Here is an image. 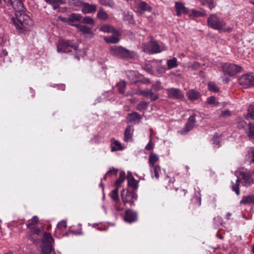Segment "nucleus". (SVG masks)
<instances>
[{
    "label": "nucleus",
    "mask_w": 254,
    "mask_h": 254,
    "mask_svg": "<svg viewBox=\"0 0 254 254\" xmlns=\"http://www.w3.org/2000/svg\"><path fill=\"white\" fill-rule=\"evenodd\" d=\"M8 6H11L15 10V17H12L11 20L16 28L21 32L28 29L33 25V21L29 16L23 10L24 5L19 0H3ZM1 0H0V4Z\"/></svg>",
    "instance_id": "1"
},
{
    "label": "nucleus",
    "mask_w": 254,
    "mask_h": 254,
    "mask_svg": "<svg viewBox=\"0 0 254 254\" xmlns=\"http://www.w3.org/2000/svg\"><path fill=\"white\" fill-rule=\"evenodd\" d=\"M110 51L112 56L123 60L132 59L136 56L134 51L129 50L121 46H112L110 48Z\"/></svg>",
    "instance_id": "2"
},
{
    "label": "nucleus",
    "mask_w": 254,
    "mask_h": 254,
    "mask_svg": "<svg viewBox=\"0 0 254 254\" xmlns=\"http://www.w3.org/2000/svg\"><path fill=\"white\" fill-rule=\"evenodd\" d=\"M38 221V217L37 216H34L31 220L28 221L26 224L27 227L29 229L27 237L33 242H35L36 240V238L34 237V235H39L41 232L40 229L36 226Z\"/></svg>",
    "instance_id": "3"
},
{
    "label": "nucleus",
    "mask_w": 254,
    "mask_h": 254,
    "mask_svg": "<svg viewBox=\"0 0 254 254\" xmlns=\"http://www.w3.org/2000/svg\"><path fill=\"white\" fill-rule=\"evenodd\" d=\"M57 48L58 53H68L72 51L70 49L76 51L78 45L73 41L60 39L57 45Z\"/></svg>",
    "instance_id": "4"
},
{
    "label": "nucleus",
    "mask_w": 254,
    "mask_h": 254,
    "mask_svg": "<svg viewBox=\"0 0 254 254\" xmlns=\"http://www.w3.org/2000/svg\"><path fill=\"white\" fill-rule=\"evenodd\" d=\"M208 26L215 30H221L226 25L224 19L219 17L216 14H211L207 18Z\"/></svg>",
    "instance_id": "5"
},
{
    "label": "nucleus",
    "mask_w": 254,
    "mask_h": 254,
    "mask_svg": "<svg viewBox=\"0 0 254 254\" xmlns=\"http://www.w3.org/2000/svg\"><path fill=\"white\" fill-rule=\"evenodd\" d=\"M238 178H239L242 184L245 186H249L254 183V180L250 173L247 170L242 169L235 172Z\"/></svg>",
    "instance_id": "6"
},
{
    "label": "nucleus",
    "mask_w": 254,
    "mask_h": 254,
    "mask_svg": "<svg viewBox=\"0 0 254 254\" xmlns=\"http://www.w3.org/2000/svg\"><path fill=\"white\" fill-rule=\"evenodd\" d=\"M225 75L233 76L242 70V67L232 63H224L221 66Z\"/></svg>",
    "instance_id": "7"
},
{
    "label": "nucleus",
    "mask_w": 254,
    "mask_h": 254,
    "mask_svg": "<svg viewBox=\"0 0 254 254\" xmlns=\"http://www.w3.org/2000/svg\"><path fill=\"white\" fill-rule=\"evenodd\" d=\"M133 10L135 13L142 15L145 11L151 12L152 10V7L144 1L137 0L134 3Z\"/></svg>",
    "instance_id": "8"
},
{
    "label": "nucleus",
    "mask_w": 254,
    "mask_h": 254,
    "mask_svg": "<svg viewBox=\"0 0 254 254\" xmlns=\"http://www.w3.org/2000/svg\"><path fill=\"white\" fill-rule=\"evenodd\" d=\"M166 49V47L163 44H159L156 41H153L148 43L147 47L144 49V51L150 54H155L160 53Z\"/></svg>",
    "instance_id": "9"
},
{
    "label": "nucleus",
    "mask_w": 254,
    "mask_h": 254,
    "mask_svg": "<svg viewBox=\"0 0 254 254\" xmlns=\"http://www.w3.org/2000/svg\"><path fill=\"white\" fill-rule=\"evenodd\" d=\"M240 85L245 88L254 86V76L251 73L242 75L239 79Z\"/></svg>",
    "instance_id": "10"
},
{
    "label": "nucleus",
    "mask_w": 254,
    "mask_h": 254,
    "mask_svg": "<svg viewBox=\"0 0 254 254\" xmlns=\"http://www.w3.org/2000/svg\"><path fill=\"white\" fill-rule=\"evenodd\" d=\"M166 93L169 98L183 99L184 97L182 91L178 88H168L166 89Z\"/></svg>",
    "instance_id": "11"
},
{
    "label": "nucleus",
    "mask_w": 254,
    "mask_h": 254,
    "mask_svg": "<svg viewBox=\"0 0 254 254\" xmlns=\"http://www.w3.org/2000/svg\"><path fill=\"white\" fill-rule=\"evenodd\" d=\"M137 213L136 212L127 209L125 211V214L124 217V220L129 223L135 222L137 220Z\"/></svg>",
    "instance_id": "12"
},
{
    "label": "nucleus",
    "mask_w": 254,
    "mask_h": 254,
    "mask_svg": "<svg viewBox=\"0 0 254 254\" xmlns=\"http://www.w3.org/2000/svg\"><path fill=\"white\" fill-rule=\"evenodd\" d=\"M112 33L113 34L112 35L104 37L105 41L107 43L117 44L119 43L120 40V37L121 35V32L116 30Z\"/></svg>",
    "instance_id": "13"
},
{
    "label": "nucleus",
    "mask_w": 254,
    "mask_h": 254,
    "mask_svg": "<svg viewBox=\"0 0 254 254\" xmlns=\"http://www.w3.org/2000/svg\"><path fill=\"white\" fill-rule=\"evenodd\" d=\"M196 122L195 116L192 115L189 117L188 122L183 129L180 132L182 134H185L191 130Z\"/></svg>",
    "instance_id": "14"
},
{
    "label": "nucleus",
    "mask_w": 254,
    "mask_h": 254,
    "mask_svg": "<svg viewBox=\"0 0 254 254\" xmlns=\"http://www.w3.org/2000/svg\"><path fill=\"white\" fill-rule=\"evenodd\" d=\"M81 11L84 14L95 13L97 10L95 4H90L87 2H81Z\"/></svg>",
    "instance_id": "15"
},
{
    "label": "nucleus",
    "mask_w": 254,
    "mask_h": 254,
    "mask_svg": "<svg viewBox=\"0 0 254 254\" xmlns=\"http://www.w3.org/2000/svg\"><path fill=\"white\" fill-rule=\"evenodd\" d=\"M142 118V116L139 114L137 112H133L127 115L126 120L127 123L135 124L139 123Z\"/></svg>",
    "instance_id": "16"
},
{
    "label": "nucleus",
    "mask_w": 254,
    "mask_h": 254,
    "mask_svg": "<svg viewBox=\"0 0 254 254\" xmlns=\"http://www.w3.org/2000/svg\"><path fill=\"white\" fill-rule=\"evenodd\" d=\"M175 7L176 10V15L180 16L182 14H187L189 12L188 8L181 2H175Z\"/></svg>",
    "instance_id": "17"
},
{
    "label": "nucleus",
    "mask_w": 254,
    "mask_h": 254,
    "mask_svg": "<svg viewBox=\"0 0 254 254\" xmlns=\"http://www.w3.org/2000/svg\"><path fill=\"white\" fill-rule=\"evenodd\" d=\"M134 132V128L132 126H128L124 132V141L128 142L133 139L132 136Z\"/></svg>",
    "instance_id": "18"
},
{
    "label": "nucleus",
    "mask_w": 254,
    "mask_h": 254,
    "mask_svg": "<svg viewBox=\"0 0 254 254\" xmlns=\"http://www.w3.org/2000/svg\"><path fill=\"white\" fill-rule=\"evenodd\" d=\"M111 151H116L118 150H122L124 149L121 143L118 140L115 138H112L111 139Z\"/></svg>",
    "instance_id": "19"
},
{
    "label": "nucleus",
    "mask_w": 254,
    "mask_h": 254,
    "mask_svg": "<svg viewBox=\"0 0 254 254\" xmlns=\"http://www.w3.org/2000/svg\"><path fill=\"white\" fill-rule=\"evenodd\" d=\"M82 18V17L80 14L75 13H72L68 16L69 24L75 26V24H74L73 23L74 22L81 21Z\"/></svg>",
    "instance_id": "20"
},
{
    "label": "nucleus",
    "mask_w": 254,
    "mask_h": 254,
    "mask_svg": "<svg viewBox=\"0 0 254 254\" xmlns=\"http://www.w3.org/2000/svg\"><path fill=\"white\" fill-rule=\"evenodd\" d=\"M187 96L190 100L194 101L199 99L200 97V94L198 91L194 89H191L187 92Z\"/></svg>",
    "instance_id": "21"
},
{
    "label": "nucleus",
    "mask_w": 254,
    "mask_h": 254,
    "mask_svg": "<svg viewBox=\"0 0 254 254\" xmlns=\"http://www.w3.org/2000/svg\"><path fill=\"white\" fill-rule=\"evenodd\" d=\"M75 26H76L78 31L81 32L83 34H90L92 33V29L85 25L76 24Z\"/></svg>",
    "instance_id": "22"
},
{
    "label": "nucleus",
    "mask_w": 254,
    "mask_h": 254,
    "mask_svg": "<svg viewBox=\"0 0 254 254\" xmlns=\"http://www.w3.org/2000/svg\"><path fill=\"white\" fill-rule=\"evenodd\" d=\"M97 17L101 20H106L109 18V15L103 8L100 7L97 12Z\"/></svg>",
    "instance_id": "23"
},
{
    "label": "nucleus",
    "mask_w": 254,
    "mask_h": 254,
    "mask_svg": "<svg viewBox=\"0 0 254 254\" xmlns=\"http://www.w3.org/2000/svg\"><path fill=\"white\" fill-rule=\"evenodd\" d=\"M127 184L129 187L131 188L133 190H137L138 189V182L136 181L134 177L129 176L127 177Z\"/></svg>",
    "instance_id": "24"
},
{
    "label": "nucleus",
    "mask_w": 254,
    "mask_h": 254,
    "mask_svg": "<svg viewBox=\"0 0 254 254\" xmlns=\"http://www.w3.org/2000/svg\"><path fill=\"white\" fill-rule=\"evenodd\" d=\"M150 170L152 177H155L156 179L159 178V175L161 172V168L158 165L150 167Z\"/></svg>",
    "instance_id": "25"
},
{
    "label": "nucleus",
    "mask_w": 254,
    "mask_h": 254,
    "mask_svg": "<svg viewBox=\"0 0 254 254\" xmlns=\"http://www.w3.org/2000/svg\"><path fill=\"white\" fill-rule=\"evenodd\" d=\"M159 160V158L157 154H154L153 152L150 153L148 159L149 167L156 166L155 164L158 162Z\"/></svg>",
    "instance_id": "26"
},
{
    "label": "nucleus",
    "mask_w": 254,
    "mask_h": 254,
    "mask_svg": "<svg viewBox=\"0 0 254 254\" xmlns=\"http://www.w3.org/2000/svg\"><path fill=\"white\" fill-rule=\"evenodd\" d=\"M127 76L132 83L135 84L138 82V80L137 79L136 77V73L135 71L128 70L127 72Z\"/></svg>",
    "instance_id": "27"
},
{
    "label": "nucleus",
    "mask_w": 254,
    "mask_h": 254,
    "mask_svg": "<svg viewBox=\"0 0 254 254\" xmlns=\"http://www.w3.org/2000/svg\"><path fill=\"white\" fill-rule=\"evenodd\" d=\"M146 93L145 97H149L151 101H155L159 98V95L157 92L154 91L151 89H146Z\"/></svg>",
    "instance_id": "28"
},
{
    "label": "nucleus",
    "mask_w": 254,
    "mask_h": 254,
    "mask_svg": "<svg viewBox=\"0 0 254 254\" xmlns=\"http://www.w3.org/2000/svg\"><path fill=\"white\" fill-rule=\"evenodd\" d=\"M125 206V205H124V204H123L120 201V199H119L114 202L112 210L116 212L123 211L124 209Z\"/></svg>",
    "instance_id": "29"
},
{
    "label": "nucleus",
    "mask_w": 254,
    "mask_h": 254,
    "mask_svg": "<svg viewBox=\"0 0 254 254\" xmlns=\"http://www.w3.org/2000/svg\"><path fill=\"white\" fill-rule=\"evenodd\" d=\"M241 204L254 203V195L250 194L244 196L240 201Z\"/></svg>",
    "instance_id": "30"
},
{
    "label": "nucleus",
    "mask_w": 254,
    "mask_h": 254,
    "mask_svg": "<svg viewBox=\"0 0 254 254\" xmlns=\"http://www.w3.org/2000/svg\"><path fill=\"white\" fill-rule=\"evenodd\" d=\"M47 3L51 4L53 8L56 10L59 6L64 3L62 0H44Z\"/></svg>",
    "instance_id": "31"
},
{
    "label": "nucleus",
    "mask_w": 254,
    "mask_h": 254,
    "mask_svg": "<svg viewBox=\"0 0 254 254\" xmlns=\"http://www.w3.org/2000/svg\"><path fill=\"white\" fill-rule=\"evenodd\" d=\"M41 249L43 254H51L52 251V245L50 243H43Z\"/></svg>",
    "instance_id": "32"
},
{
    "label": "nucleus",
    "mask_w": 254,
    "mask_h": 254,
    "mask_svg": "<svg viewBox=\"0 0 254 254\" xmlns=\"http://www.w3.org/2000/svg\"><path fill=\"white\" fill-rule=\"evenodd\" d=\"M99 2L101 4L112 8H114L116 5L113 0H99Z\"/></svg>",
    "instance_id": "33"
},
{
    "label": "nucleus",
    "mask_w": 254,
    "mask_h": 254,
    "mask_svg": "<svg viewBox=\"0 0 254 254\" xmlns=\"http://www.w3.org/2000/svg\"><path fill=\"white\" fill-rule=\"evenodd\" d=\"M245 118L246 120H249L251 119L254 120V106L251 105L248 109V113L246 116Z\"/></svg>",
    "instance_id": "34"
},
{
    "label": "nucleus",
    "mask_w": 254,
    "mask_h": 254,
    "mask_svg": "<svg viewBox=\"0 0 254 254\" xmlns=\"http://www.w3.org/2000/svg\"><path fill=\"white\" fill-rule=\"evenodd\" d=\"M126 178V173L123 171L120 172L119 178L117 180L115 183V185L117 187H120L122 183L125 180Z\"/></svg>",
    "instance_id": "35"
},
{
    "label": "nucleus",
    "mask_w": 254,
    "mask_h": 254,
    "mask_svg": "<svg viewBox=\"0 0 254 254\" xmlns=\"http://www.w3.org/2000/svg\"><path fill=\"white\" fill-rule=\"evenodd\" d=\"M118 192L119 189L118 187H117L114 190H112L109 194V196L111 197L114 202L120 199Z\"/></svg>",
    "instance_id": "36"
},
{
    "label": "nucleus",
    "mask_w": 254,
    "mask_h": 254,
    "mask_svg": "<svg viewBox=\"0 0 254 254\" xmlns=\"http://www.w3.org/2000/svg\"><path fill=\"white\" fill-rule=\"evenodd\" d=\"M100 30L105 33H112L116 30V29L111 25L105 24L100 27Z\"/></svg>",
    "instance_id": "37"
},
{
    "label": "nucleus",
    "mask_w": 254,
    "mask_h": 254,
    "mask_svg": "<svg viewBox=\"0 0 254 254\" xmlns=\"http://www.w3.org/2000/svg\"><path fill=\"white\" fill-rule=\"evenodd\" d=\"M246 133L250 138H254V124L250 123L248 124V130Z\"/></svg>",
    "instance_id": "38"
},
{
    "label": "nucleus",
    "mask_w": 254,
    "mask_h": 254,
    "mask_svg": "<svg viewBox=\"0 0 254 254\" xmlns=\"http://www.w3.org/2000/svg\"><path fill=\"white\" fill-rule=\"evenodd\" d=\"M167 65L168 69L176 67L178 66L177 58H173L172 59L168 60L167 61Z\"/></svg>",
    "instance_id": "39"
},
{
    "label": "nucleus",
    "mask_w": 254,
    "mask_h": 254,
    "mask_svg": "<svg viewBox=\"0 0 254 254\" xmlns=\"http://www.w3.org/2000/svg\"><path fill=\"white\" fill-rule=\"evenodd\" d=\"M240 182V180L239 178H237V179L236 180V183H233L232 185L231 186V188L233 190V191H235V193L239 195L240 193V189H239V183Z\"/></svg>",
    "instance_id": "40"
},
{
    "label": "nucleus",
    "mask_w": 254,
    "mask_h": 254,
    "mask_svg": "<svg viewBox=\"0 0 254 254\" xmlns=\"http://www.w3.org/2000/svg\"><path fill=\"white\" fill-rule=\"evenodd\" d=\"M135 194L133 193H130L127 192V195H124L123 193L122 194V198L123 202L124 203V205H126L127 203L128 202V198L130 197L131 198L135 197Z\"/></svg>",
    "instance_id": "41"
},
{
    "label": "nucleus",
    "mask_w": 254,
    "mask_h": 254,
    "mask_svg": "<svg viewBox=\"0 0 254 254\" xmlns=\"http://www.w3.org/2000/svg\"><path fill=\"white\" fill-rule=\"evenodd\" d=\"M148 105L149 103L146 101H141L136 106V109L139 111H141L146 109L148 106Z\"/></svg>",
    "instance_id": "42"
},
{
    "label": "nucleus",
    "mask_w": 254,
    "mask_h": 254,
    "mask_svg": "<svg viewBox=\"0 0 254 254\" xmlns=\"http://www.w3.org/2000/svg\"><path fill=\"white\" fill-rule=\"evenodd\" d=\"M81 21L83 23L89 24L91 25H94L95 24L93 19L89 16H86L83 18H82Z\"/></svg>",
    "instance_id": "43"
},
{
    "label": "nucleus",
    "mask_w": 254,
    "mask_h": 254,
    "mask_svg": "<svg viewBox=\"0 0 254 254\" xmlns=\"http://www.w3.org/2000/svg\"><path fill=\"white\" fill-rule=\"evenodd\" d=\"M52 240L53 238L50 234L47 232L44 233L43 243H50L51 244Z\"/></svg>",
    "instance_id": "44"
},
{
    "label": "nucleus",
    "mask_w": 254,
    "mask_h": 254,
    "mask_svg": "<svg viewBox=\"0 0 254 254\" xmlns=\"http://www.w3.org/2000/svg\"><path fill=\"white\" fill-rule=\"evenodd\" d=\"M126 87V84L124 81L120 82L117 84V87L118 88L119 91L122 94L125 93Z\"/></svg>",
    "instance_id": "45"
},
{
    "label": "nucleus",
    "mask_w": 254,
    "mask_h": 254,
    "mask_svg": "<svg viewBox=\"0 0 254 254\" xmlns=\"http://www.w3.org/2000/svg\"><path fill=\"white\" fill-rule=\"evenodd\" d=\"M208 89L210 91H213L214 92H218L219 90L218 87L216 85V84L212 82H209L208 84Z\"/></svg>",
    "instance_id": "46"
},
{
    "label": "nucleus",
    "mask_w": 254,
    "mask_h": 254,
    "mask_svg": "<svg viewBox=\"0 0 254 254\" xmlns=\"http://www.w3.org/2000/svg\"><path fill=\"white\" fill-rule=\"evenodd\" d=\"M124 19L125 21H127L130 24H133L134 22L132 14L129 13L125 14Z\"/></svg>",
    "instance_id": "47"
},
{
    "label": "nucleus",
    "mask_w": 254,
    "mask_h": 254,
    "mask_svg": "<svg viewBox=\"0 0 254 254\" xmlns=\"http://www.w3.org/2000/svg\"><path fill=\"white\" fill-rule=\"evenodd\" d=\"M151 90L155 92H158L161 89V82L160 81H157L154 84L152 85Z\"/></svg>",
    "instance_id": "48"
},
{
    "label": "nucleus",
    "mask_w": 254,
    "mask_h": 254,
    "mask_svg": "<svg viewBox=\"0 0 254 254\" xmlns=\"http://www.w3.org/2000/svg\"><path fill=\"white\" fill-rule=\"evenodd\" d=\"M202 4H207L210 9H212L215 7L214 1L213 0H204Z\"/></svg>",
    "instance_id": "49"
},
{
    "label": "nucleus",
    "mask_w": 254,
    "mask_h": 254,
    "mask_svg": "<svg viewBox=\"0 0 254 254\" xmlns=\"http://www.w3.org/2000/svg\"><path fill=\"white\" fill-rule=\"evenodd\" d=\"M249 158H251V162L254 163V148H251L248 152Z\"/></svg>",
    "instance_id": "50"
},
{
    "label": "nucleus",
    "mask_w": 254,
    "mask_h": 254,
    "mask_svg": "<svg viewBox=\"0 0 254 254\" xmlns=\"http://www.w3.org/2000/svg\"><path fill=\"white\" fill-rule=\"evenodd\" d=\"M66 222L65 221H61L59 222L57 225L58 228L61 230L65 229L66 228Z\"/></svg>",
    "instance_id": "51"
},
{
    "label": "nucleus",
    "mask_w": 254,
    "mask_h": 254,
    "mask_svg": "<svg viewBox=\"0 0 254 254\" xmlns=\"http://www.w3.org/2000/svg\"><path fill=\"white\" fill-rule=\"evenodd\" d=\"M134 94L145 97V95H146L147 94L146 90H142L139 88H137L135 90Z\"/></svg>",
    "instance_id": "52"
},
{
    "label": "nucleus",
    "mask_w": 254,
    "mask_h": 254,
    "mask_svg": "<svg viewBox=\"0 0 254 254\" xmlns=\"http://www.w3.org/2000/svg\"><path fill=\"white\" fill-rule=\"evenodd\" d=\"M214 222L216 226L221 225L223 223L222 218L221 217L217 216L214 218Z\"/></svg>",
    "instance_id": "53"
},
{
    "label": "nucleus",
    "mask_w": 254,
    "mask_h": 254,
    "mask_svg": "<svg viewBox=\"0 0 254 254\" xmlns=\"http://www.w3.org/2000/svg\"><path fill=\"white\" fill-rule=\"evenodd\" d=\"M118 173V170L113 168H110L109 170L107 172L106 175H114L116 176Z\"/></svg>",
    "instance_id": "54"
},
{
    "label": "nucleus",
    "mask_w": 254,
    "mask_h": 254,
    "mask_svg": "<svg viewBox=\"0 0 254 254\" xmlns=\"http://www.w3.org/2000/svg\"><path fill=\"white\" fill-rule=\"evenodd\" d=\"M232 115L231 112L229 110L223 111L221 113V117L223 118H227L231 116Z\"/></svg>",
    "instance_id": "55"
},
{
    "label": "nucleus",
    "mask_w": 254,
    "mask_h": 254,
    "mask_svg": "<svg viewBox=\"0 0 254 254\" xmlns=\"http://www.w3.org/2000/svg\"><path fill=\"white\" fill-rule=\"evenodd\" d=\"M213 143L216 145H219L220 142V139L217 134L214 135L213 137Z\"/></svg>",
    "instance_id": "56"
},
{
    "label": "nucleus",
    "mask_w": 254,
    "mask_h": 254,
    "mask_svg": "<svg viewBox=\"0 0 254 254\" xmlns=\"http://www.w3.org/2000/svg\"><path fill=\"white\" fill-rule=\"evenodd\" d=\"M207 103H208L209 104H215V103H216L215 97L214 96L209 97L207 99Z\"/></svg>",
    "instance_id": "57"
},
{
    "label": "nucleus",
    "mask_w": 254,
    "mask_h": 254,
    "mask_svg": "<svg viewBox=\"0 0 254 254\" xmlns=\"http://www.w3.org/2000/svg\"><path fill=\"white\" fill-rule=\"evenodd\" d=\"M238 127L239 128H244L247 125V123L243 120H241L240 121L238 122Z\"/></svg>",
    "instance_id": "58"
},
{
    "label": "nucleus",
    "mask_w": 254,
    "mask_h": 254,
    "mask_svg": "<svg viewBox=\"0 0 254 254\" xmlns=\"http://www.w3.org/2000/svg\"><path fill=\"white\" fill-rule=\"evenodd\" d=\"M192 14L195 17H199V16H202L204 15V14L203 13H202L201 12L197 11L195 10H192Z\"/></svg>",
    "instance_id": "59"
},
{
    "label": "nucleus",
    "mask_w": 254,
    "mask_h": 254,
    "mask_svg": "<svg viewBox=\"0 0 254 254\" xmlns=\"http://www.w3.org/2000/svg\"><path fill=\"white\" fill-rule=\"evenodd\" d=\"M153 145L152 143L151 139H150L148 143V144L145 146V149L148 150H150L153 149Z\"/></svg>",
    "instance_id": "60"
},
{
    "label": "nucleus",
    "mask_w": 254,
    "mask_h": 254,
    "mask_svg": "<svg viewBox=\"0 0 254 254\" xmlns=\"http://www.w3.org/2000/svg\"><path fill=\"white\" fill-rule=\"evenodd\" d=\"M138 82H140L143 84H148L151 83L150 80L148 78H144L141 80H138Z\"/></svg>",
    "instance_id": "61"
},
{
    "label": "nucleus",
    "mask_w": 254,
    "mask_h": 254,
    "mask_svg": "<svg viewBox=\"0 0 254 254\" xmlns=\"http://www.w3.org/2000/svg\"><path fill=\"white\" fill-rule=\"evenodd\" d=\"M81 53H79V52H77V54L74 55L75 59L77 60H79L81 57H84L85 55V53L84 52H81Z\"/></svg>",
    "instance_id": "62"
},
{
    "label": "nucleus",
    "mask_w": 254,
    "mask_h": 254,
    "mask_svg": "<svg viewBox=\"0 0 254 254\" xmlns=\"http://www.w3.org/2000/svg\"><path fill=\"white\" fill-rule=\"evenodd\" d=\"M144 69L147 71L148 73H150V74H152L153 73V69L152 68H151V67H150V66H147L146 67H144Z\"/></svg>",
    "instance_id": "63"
},
{
    "label": "nucleus",
    "mask_w": 254,
    "mask_h": 254,
    "mask_svg": "<svg viewBox=\"0 0 254 254\" xmlns=\"http://www.w3.org/2000/svg\"><path fill=\"white\" fill-rule=\"evenodd\" d=\"M59 18L61 19L62 21L64 22H66V23L69 24L68 17H67V18H64V17H59Z\"/></svg>",
    "instance_id": "64"
}]
</instances>
